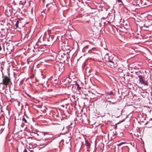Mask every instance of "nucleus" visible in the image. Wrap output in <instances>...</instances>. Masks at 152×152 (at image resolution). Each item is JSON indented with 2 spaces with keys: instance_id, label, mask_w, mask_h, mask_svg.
Masks as SVG:
<instances>
[{
  "instance_id": "28",
  "label": "nucleus",
  "mask_w": 152,
  "mask_h": 152,
  "mask_svg": "<svg viewBox=\"0 0 152 152\" xmlns=\"http://www.w3.org/2000/svg\"><path fill=\"white\" fill-rule=\"evenodd\" d=\"M117 126H115V129H116V128H117Z\"/></svg>"
},
{
  "instance_id": "4",
  "label": "nucleus",
  "mask_w": 152,
  "mask_h": 152,
  "mask_svg": "<svg viewBox=\"0 0 152 152\" xmlns=\"http://www.w3.org/2000/svg\"><path fill=\"white\" fill-rule=\"evenodd\" d=\"M63 58H61V60L63 62H64L66 59L68 58L67 55H66L65 54H63Z\"/></svg>"
},
{
  "instance_id": "6",
  "label": "nucleus",
  "mask_w": 152,
  "mask_h": 152,
  "mask_svg": "<svg viewBox=\"0 0 152 152\" xmlns=\"http://www.w3.org/2000/svg\"><path fill=\"white\" fill-rule=\"evenodd\" d=\"M69 62H67V64H68V65L69 66H70L71 65H72V62L70 58H69Z\"/></svg>"
},
{
  "instance_id": "14",
  "label": "nucleus",
  "mask_w": 152,
  "mask_h": 152,
  "mask_svg": "<svg viewBox=\"0 0 152 152\" xmlns=\"http://www.w3.org/2000/svg\"><path fill=\"white\" fill-rule=\"evenodd\" d=\"M1 71L2 72V75H3V72H2V70L3 69V66H2V65H1Z\"/></svg>"
},
{
  "instance_id": "13",
  "label": "nucleus",
  "mask_w": 152,
  "mask_h": 152,
  "mask_svg": "<svg viewBox=\"0 0 152 152\" xmlns=\"http://www.w3.org/2000/svg\"><path fill=\"white\" fill-rule=\"evenodd\" d=\"M69 58H68L64 62L65 63L67 64V62H69Z\"/></svg>"
},
{
  "instance_id": "5",
  "label": "nucleus",
  "mask_w": 152,
  "mask_h": 152,
  "mask_svg": "<svg viewBox=\"0 0 152 152\" xmlns=\"http://www.w3.org/2000/svg\"><path fill=\"white\" fill-rule=\"evenodd\" d=\"M85 144L86 146L89 147L90 146V144L87 140H85Z\"/></svg>"
},
{
  "instance_id": "31",
  "label": "nucleus",
  "mask_w": 152,
  "mask_h": 152,
  "mask_svg": "<svg viewBox=\"0 0 152 152\" xmlns=\"http://www.w3.org/2000/svg\"><path fill=\"white\" fill-rule=\"evenodd\" d=\"M5 93H6V91H5Z\"/></svg>"
},
{
  "instance_id": "25",
  "label": "nucleus",
  "mask_w": 152,
  "mask_h": 152,
  "mask_svg": "<svg viewBox=\"0 0 152 152\" xmlns=\"http://www.w3.org/2000/svg\"><path fill=\"white\" fill-rule=\"evenodd\" d=\"M144 92H141V95L143 96V94H144Z\"/></svg>"
},
{
  "instance_id": "7",
  "label": "nucleus",
  "mask_w": 152,
  "mask_h": 152,
  "mask_svg": "<svg viewBox=\"0 0 152 152\" xmlns=\"http://www.w3.org/2000/svg\"><path fill=\"white\" fill-rule=\"evenodd\" d=\"M106 93L107 94L110 95H113V92L112 91L107 92Z\"/></svg>"
},
{
  "instance_id": "29",
  "label": "nucleus",
  "mask_w": 152,
  "mask_h": 152,
  "mask_svg": "<svg viewBox=\"0 0 152 152\" xmlns=\"http://www.w3.org/2000/svg\"><path fill=\"white\" fill-rule=\"evenodd\" d=\"M36 134L37 135V136L39 135V134H38L37 133H36Z\"/></svg>"
},
{
  "instance_id": "10",
  "label": "nucleus",
  "mask_w": 152,
  "mask_h": 152,
  "mask_svg": "<svg viewBox=\"0 0 152 152\" xmlns=\"http://www.w3.org/2000/svg\"><path fill=\"white\" fill-rule=\"evenodd\" d=\"M125 142H121L119 143V144H117V145L118 146H120V145H122L124 144H125Z\"/></svg>"
},
{
  "instance_id": "20",
  "label": "nucleus",
  "mask_w": 152,
  "mask_h": 152,
  "mask_svg": "<svg viewBox=\"0 0 152 152\" xmlns=\"http://www.w3.org/2000/svg\"><path fill=\"white\" fill-rule=\"evenodd\" d=\"M151 98L152 99V91L151 93Z\"/></svg>"
},
{
  "instance_id": "12",
  "label": "nucleus",
  "mask_w": 152,
  "mask_h": 152,
  "mask_svg": "<svg viewBox=\"0 0 152 152\" xmlns=\"http://www.w3.org/2000/svg\"><path fill=\"white\" fill-rule=\"evenodd\" d=\"M22 121L25 123H27V121L26 119L24 117L22 118Z\"/></svg>"
},
{
  "instance_id": "26",
  "label": "nucleus",
  "mask_w": 152,
  "mask_h": 152,
  "mask_svg": "<svg viewBox=\"0 0 152 152\" xmlns=\"http://www.w3.org/2000/svg\"><path fill=\"white\" fill-rule=\"evenodd\" d=\"M63 55H61V58H63Z\"/></svg>"
},
{
  "instance_id": "9",
  "label": "nucleus",
  "mask_w": 152,
  "mask_h": 152,
  "mask_svg": "<svg viewBox=\"0 0 152 152\" xmlns=\"http://www.w3.org/2000/svg\"><path fill=\"white\" fill-rule=\"evenodd\" d=\"M66 80H67L68 82H71L72 80L71 79H70L69 77H67L66 79Z\"/></svg>"
},
{
  "instance_id": "22",
  "label": "nucleus",
  "mask_w": 152,
  "mask_h": 152,
  "mask_svg": "<svg viewBox=\"0 0 152 152\" xmlns=\"http://www.w3.org/2000/svg\"><path fill=\"white\" fill-rule=\"evenodd\" d=\"M2 50L1 47L0 46V51Z\"/></svg>"
},
{
  "instance_id": "1",
  "label": "nucleus",
  "mask_w": 152,
  "mask_h": 152,
  "mask_svg": "<svg viewBox=\"0 0 152 152\" xmlns=\"http://www.w3.org/2000/svg\"><path fill=\"white\" fill-rule=\"evenodd\" d=\"M64 65L63 63H56L54 64V67L56 70H58L61 72H62L64 71Z\"/></svg>"
},
{
  "instance_id": "15",
  "label": "nucleus",
  "mask_w": 152,
  "mask_h": 152,
  "mask_svg": "<svg viewBox=\"0 0 152 152\" xmlns=\"http://www.w3.org/2000/svg\"><path fill=\"white\" fill-rule=\"evenodd\" d=\"M77 88L78 89V90H79L81 89V87H79V84H77Z\"/></svg>"
},
{
  "instance_id": "27",
  "label": "nucleus",
  "mask_w": 152,
  "mask_h": 152,
  "mask_svg": "<svg viewBox=\"0 0 152 152\" xmlns=\"http://www.w3.org/2000/svg\"><path fill=\"white\" fill-rule=\"evenodd\" d=\"M137 34L139 35V36H141V34Z\"/></svg>"
},
{
  "instance_id": "19",
  "label": "nucleus",
  "mask_w": 152,
  "mask_h": 152,
  "mask_svg": "<svg viewBox=\"0 0 152 152\" xmlns=\"http://www.w3.org/2000/svg\"><path fill=\"white\" fill-rule=\"evenodd\" d=\"M121 114V113H120V115H117V116H115V117H117V118H118V117H119L120 116V115Z\"/></svg>"
},
{
  "instance_id": "11",
  "label": "nucleus",
  "mask_w": 152,
  "mask_h": 152,
  "mask_svg": "<svg viewBox=\"0 0 152 152\" xmlns=\"http://www.w3.org/2000/svg\"><path fill=\"white\" fill-rule=\"evenodd\" d=\"M107 60H106V61H108L109 62L112 63L113 64L114 63V62L112 61H111V60L110 59H109V58H108Z\"/></svg>"
},
{
  "instance_id": "21",
  "label": "nucleus",
  "mask_w": 152,
  "mask_h": 152,
  "mask_svg": "<svg viewBox=\"0 0 152 152\" xmlns=\"http://www.w3.org/2000/svg\"><path fill=\"white\" fill-rule=\"evenodd\" d=\"M116 102H111V104H114Z\"/></svg>"
},
{
  "instance_id": "23",
  "label": "nucleus",
  "mask_w": 152,
  "mask_h": 152,
  "mask_svg": "<svg viewBox=\"0 0 152 152\" xmlns=\"http://www.w3.org/2000/svg\"><path fill=\"white\" fill-rule=\"evenodd\" d=\"M25 106H26V105H28V104L27 103H26V104H25Z\"/></svg>"
},
{
  "instance_id": "2",
  "label": "nucleus",
  "mask_w": 152,
  "mask_h": 152,
  "mask_svg": "<svg viewBox=\"0 0 152 152\" xmlns=\"http://www.w3.org/2000/svg\"><path fill=\"white\" fill-rule=\"evenodd\" d=\"M2 77H4V78L3 79L2 82L0 84L6 85L10 82V79L7 76L4 77L3 75Z\"/></svg>"
},
{
  "instance_id": "16",
  "label": "nucleus",
  "mask_w": 152,
  "mask_h": 152,
  "mask_svg": "<svg viewBox=\"0 0 152 152\" xmlns=\"http://www.w3.org/2000/svg\"><path fill=\"white\" fill-rule=\"evenodd\" d=\"M113 136L111 137V138H115V134L114 132H113Z\"/></svg>"
},
{
  "instance_id": "17",
  "label": "nucleus",
  "mask_w": 152,
  "mask_h": 152,
  "mask_svg": "<svg viewBox=\"0 0 152 152\" xmlns=\"http://www.w3.org/2000/svg\"><path fill=\"white\" fill-rule=\"evenodd\" d=\"M118 3L121 2V3H122V2L121 0H117Z\"/></svg>"
},
{
  "instance_id": "8",
  "label": "nucleus",
  "mask_w": 152,
  "mask_h": 152,
  "mask_svg": "<svg viewBox=\"0 0 152 152\" xmlns=\"http://www.w3.org/2000/svg\"><path fill=\"white\" fill-rule=\"evenodd\" d=\"M19 23V21L18 20H17L16 21V23L15 24V26L17 28L18 27V24Z\"/></svg>"
},
{
  "instance_id": "30",
  "label": "nucleus",
  "mask_w": 152,
  "mask_h": 152,
  "mask_svg": "<svg viewBox=\"0 0 152 152\" xmlns=\"http://www.w3.org/2000/svg\"><path fill=\"white\" fill-rule=\"evenodd\" d=\"M124 121V120H122V121H121V122H123V121Z\"/></svg>"
},
{
  "instance_id": "18",
  "label": "nucleus",
  "mask_w": 152,
  "mask_h": 152,
  "mask_svg": "<svg viewBox=\"0 0 152 152\" xmlns=\"http://www.w3.org/2000/svg\"><path fill=\"white\" fill-rule=\"evenodd\" d=\"M23 152H28L26 149H25L23 151Z\"/></svg>"
},
{
  "instance_id": "3",
  "label": "nucleus",
  "mask_w": 152,
  "mask_h": 152,
  "mask_svg": "<svg viewBox=\"0 0 152 152\" xmlns=\"http://www.w3.org/2000/svg\"><path fill=\"white\" fill-rule=\"evenodd\" d=\"M140 82L142 84H143L144 86H147L148 85V82L145 81L143 79V77L141 75L138 76Z\"/></svg>"
},
{
  "instance_id": "32",
  "label": "nucleus",
  "mask_w": 152,
  "mask_h": 152,
  "mask_svg": "<svg viewBox=\"0 0 152 152\" xmlns=\"http://www.w3.org/2000/svg\"><path fill=\"white\" fill-rule=\"evenodd\" d=\"M108 102H110V101H108Z\"/></svg>"
},
{
  "instance_id": "24",
  "label": "nucleus",
  "mask_w": 152,
  "mask_h": 152,
  "mask_svg": "<svg viewBox=\"0 0 152 152\" xmlns=\"http://www.w3.org/2000/svg\"><path fill=\"white\" fill-rule=\"evenodd\" d=\"M27 96H28L30 97H31V96L29 95L28 94H27Z\"/></svg>"
}]
</instances>
